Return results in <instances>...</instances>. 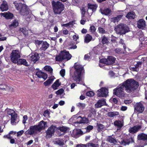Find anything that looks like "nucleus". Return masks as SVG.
<instances>
[{"instance_id":"nucleus-1","label":"nucleus","mask_w":147,"mask_h":147,"mask_svg":"<svg viewBox=\"0 0 147 147\" xmlns=\"http://www.w3.org/2000/svg\"><path fill=\"white\" fill-rule=\"evenodd\" d=\"M74 73L71 70L70 71V76L73 79L78 83H79L81 79V76L84 72V70L82 66L80 64H75L74 66Z\"/></svg>"},{"instance_id":"nucleus-2","label":"nucleus","mask_w":147,"mask_h":147,"mask_svg":"<svg viewBox=\"0 0 147 147\" xmlns=\"http://www.w3.org/2000/svg\"><path fill=\"white\" fill-rule=\"evenodd\" d=\"M121 85L125 88V90L127 92L130 93L136 89L138 85V83L134 79H130L127 80Z\"/></svg>"},{"instance_id":"nucleus-3","label":"nucleus","mask_w":147,"mask_h":147,"mask_svg":"<svg viewBox=\"0 0 147 147\" xmlns=\"http://www.w3.org/2000/svg\"><path fill=\"white\" fill-rule=\"evenodd\" d=\"M13 3L17 9L20 10V13L22 15H26L28 14V9L25 4L19 3L17 1H15Z\"/></svg>"},{"instance_id":"nucleus-4","label":"nucleus","mask_w":147,"mask_h":147,"mask_svg":"<svg viewBox=\"0 0 147 147\" xmlns=\"http://www.w3.org/2000/svg\"><path fill=\"white\" fill-rule=\"evenodd\" d=\"M52 4L54 13L56 14H60L64 9V5L60 2L53 1Z\"/></svg>"},{"instance_id":"nucleus-5","label":"nucleus","mask_w":147,"mask_h":147,"mask_svg":"<svg viewBox=\"0 0 147 147\" xmlns=\"http://www.w3.org/2000/svg\"><path fill=\"white\" fill-rule=\"evenodd\" d=\"M71 55L68 51L64 50L61 51L59 55L56 56L55 59L56 61H62L63 60L68 61L70 59Z\"/></svg>"},{"instance_id":"nucleus-6","label":"nucleus","mask_w":147,"mask_h":147,"mask_svg":"<svg viewBox=\"0 0 147 147\" xmlns=\"http://www.w3.org/2000/svg\"><path fill=\"white\" fill-rule=\"evenodd\" d=\"M115 30L117 34H125L129 30V28L126 25L121 24L115 28Z\"/></svg>"},{"instance_id":"nucleus-7","label":"nucleus","mask_w":147,"mask_h":147,"mask_svg":"<svg viewBox=\"0 0 147 147\" xmlns=\"http://www.w3.org/2000/svg\"><path fill=\"white\" fill-rule=\"evenodd\" d=\"M114 94L117 96L122 98L125 96L124 88L121 84L119 86L113 90Z\"/></svg>"},{"instance_id":"nucleus-8","label":"nucleus","mask_w":147,"mask_h":147,"mask_svg":"<svg viewBox=\"0 0 147 147\" xmlns=\"http://www.w3.org/2000/svg\"><path fill=\"white\" fill-rule=\"evenodd\" d=\"M11 61L13 63H16L20 57V53L17 50H13L10 55Z\"/></svg>"},{"instance_id":"nucleus-9","label":"nucleus","mask_w":147,"mask_h":147,"mask_svg":"<svg viewBox=\"0 0 147 147\" xmlns=\"http://www.w3.org/2000/svg\"><path fill=\"white\" fill-rule=\"evenodd\" d=\"M40 131L37 125H32L30 126L29 129L27 131L25 134L32 135L36 134L40 132Z\"/></svg>"},{"instance_id":"nucleus-10","label":"nucleus","mask_w":147,"mask_h":147,"mask_svg":"<svg viewBox=\"0 0 147 147\" xmlns=\"http://www.w3.org/2000/svg\"><path fill=\"white\" fill-rule=\"evenodd\" d=\"M138 140H142L144 142L142 144V146H136L135 147H143L147 144V134L144 133L140 134L138 135Z\"/></svg>"},{"instance_id":"nucleus-11","label":"nucleus","mask_w":147,"mask_h":147,"mask_svg":"<svg viewBox=\"0 0 147 147\" xmlns=\"http://www.w3.org/2000/svg\"><path fill=\"white\" fill-rule=\"evenodd\" d=\"M115 58L113 57L109 56L107 59L103 58L101 59L100 61L101 63L109 65L113 64L115 62Z\"/></svg>"},{"instance_id":"nucleus-12","label":"nucleus","mask_w":147,"mask_h":147,"mask_svg":"<svg viewBox=\"0 0 147 147\" xmlns=\"http://www.w3.org/2000/svg\"><path fill=\"white\" fill-rule=\"evenodd\" d=\"M108 93L107 89L105 88H102L98 90L97 92V95L98 97H106Z\"/></svg>"},{"instance_id":"nucleus-13","label":"nucleus","mask_w":147,"mask_h":147,"mask_svg":"<svg viewBox=\"0 0 147 147\" xmlns=\"http://www.w3.org/2000/svg\"><path fill=\"white\" fill-rule=\"evenodd\" d=\"M73 118L74 120H77L76 123H87L88 122V119L86 117L82 118L80 116H74Z\"/></svg>"},{"instance_id":"nucleus-14","label":"nucleus","mask_w":147,"mask_h":147,"mask_svg":"<svg viewBox=\"0 0 147 147\" xmlns=\"http://www.w3.org/2000/svg\"><path fill=\"white\" fill-rule=\"evenodd\" d=\"M56 127L54 126L51 125L49 127L46 131V136L47 137H51L54 133Z\"/></svg>"},{"instance_id":"nucleus-15","label":"nucleus","mask_w":147,"mask_h":147,"mask_svg":"<svg viewBox=\"0 0 147 147\" xmlns=\"http://www.w3.org/2000/svg\"><path fill=\"white\" fill-rule=\"evenodd\" d=\"M135 109L138 113H141L144 111V107L142 103H138L136 105Z\"/></svg>"},{"instance_id":"nucleus-16","label":"nucleus","mask_w":147,"mask_h":147,"mask_svg":"<svg viewBox=\"0 0 147 147\" xmlns=\"http://www.w3.org/2000/svg\"><path fill=\"white\" fill-rule=\"evenodd\" d=\"M146 26L145 21L143 19H140L137 22V26L139 28L144 29L145 28Z\"/></svg>"},{"instance_id":"nucleus-17","label":"nucleus","mask_w":147,"mask_h":147,"mask_svg":"<svg viewBox=\"0 0 147 147\" xmlns=\"http://www.w3.org/2000/svg\"><path fill=\"white\" fill-rule=\"evenodd\" d=\"M28 59L33 61H36L39 59L38 54L36 53H31L28 57Z\"/></svg>"},{"instance_id":"nucleus-18","label":"nucleus","mask_w":147,"mask_h":147,"mask_svg":"<svg viewBox=\"0 0 147 147\" xmlns=\"http://www.w3.org/2000/svg\"><path fill=\"white\" fill-rule=\"evenodd\" d=\"M107 105L105 99H102L99 100L97 101V103L95 104V107L97 108L101 107L104 105Z\"/></svg>"},{"instance_id":"nucleus-19","label":"nucleus","mask_w":147,"mask_h":147,"mask_svg":"<svg viewBox=\"0 0 147 147\" xmlns=\"http://www.w3.org/2000/svg\"><path fill=\"white\" fill-rule=\"evenodd\" d=\"M83 132L80 129H74L71 134L72 136L76 138L79 137L83 134Z\"/></svg>"},{"instance_id":"nucleus-20","label":"nucleus","mask_w":147,"mask_h":147,"mask_svg":"<svg viewBox=\"0 0 147 147\" xmlns=\"http://www.w3.org/2000/svg\"><path fill=\"white\" fill-rule=\"evenodd\" d=\"M19 117L17 116V113L14 114L11 117V124L13 125H15L19 121Z\"/></svg>"},{"instance_id":"nucleus-21","label":"nucleus","mask_w":147,"mask_h":147,"mask_svg":"<svg viewBox=\"0 0 147 147\" xmlns=\"http://www.w3.org/2000/svg\"><path fill=\"white\" fill-rule=\"evenodd\" d=\"M134 142L133 138H131L128 139H124L123 140H121L119 142L121 145L125 146L127 145H129L130 143H132Z\"/></svg>"},{"instance_id":"nucleus-22","label":"nucleus","mask_w":147,"mask_h":147,"mask_svg":"<svg viewBox=\"0 0 147 147\" xmlns=\"http://www.w3.org/2000/svg\"><path fill=\"white\" fill-rule=\"evenodd\" d=\"M40 131L45 129L46 127H47V122L42 120L40 121L38 125H37Z\"/></svg>"},{"instance_id":"nucleus-23","label":"nucleus","mask_w":147,"mask_h":147,"mask_svg":"<svg viewBox=\"0 0 147 147\" xmlns=\"http://www.w3.org/2000/svg\"><path fill=\"white\" fill-rule=\"evenodd\" d=\"M36 75L38 78H42L44 80H46L47 77V76L46 74L41 71H37L36 73Z\"/></svg>"},{"instance_id":"nucleus-24","label":"nucleus","mask_w":147,"mask_h":147,"mask_svg":"<svg viewBox=\"0 0 147 147\" xmlns=\"http://www.w3.org/2000/svg\"><path fill=\"white\" fill-rule=\"evenodd\" d=\"M141 128L140 125L135 126L134 127L129 128V131L131 133H134L136 132Z\"/></svg>"},{"instance_id":"nucleus-25","label":"nucleus","mask_w":147,"mask_h":147,"mask_svg":"<svg viewBox=\"0 0 147 147\" xmlns=\"http://www.w3.org/2000/svg\"><path fill=\"white\" fill-rule=\"evenodd\" d=\"M97 7V6L96 5L89 3L88 5V13H89V11L90 10H91L92 12H90V13H92L93 11L96 10Z\"/></svg>"},{"instance_id":"nucleus-26","label":"nucleus","mask_w":147,"mask_h":147,"mask_svg":"<svg viewBox=\"0 0 147 147\" xmlns=\"http://www.w3.org/2000/svg\"><path fill=\"white\" fill-rule=\"evenodd\" d=\"M100 11L102 14L105 15H110L111 14V11L108 8H106L104 9H103L101 8L100 10Z\"/></svg>"},{"instance_id":"nucleus-27","label":"nucleus","mask_w":147,"mask_h":147,"mask_svg":"<svg viewBox=\"0 0 147 147\" xmlns=\"http://www.w3.org/2000/svg\"><path fill=\"white\" fill-rule=\"evenodd\" d=\"M114 124L115 126L120 129L123 125V120L116 121L114 122Z\"/></svg>"},{"instance_id":"nucleus-28","label":"nucleus","mask_w":147,"mask_h":147,"mask_svg":"<svg viewBox=\"0 0 147 147\" xmlns=\"http://www.w3.org/2000/svg\"><path fill=\"white\" fill-rule=\"evenodd\" d=\"M49 46V44L47 42L43 41L40 49L41 50L45 51L48 48Z\"/></svg>"},{"instance_id":"nucleus-29","label":"nucleus","mask_w":147,"mask_h":147,"mask_svg":"<svg viewBox=\"0 0 147 147\" xmlns=\"http://www.w3.org/2000/svg\"><path fill=\"white\" fill-rule=\"evenodd\" d=\"M54 79V77H51L45 82L44 83V85L47 86L50 85L53 82Z\"/></svg>"},{"instance_id":"nucleus-30","label":"nucleus","mask_w":147,"mask_h":147,"mask_svg":"<svg viewBox=\"0 0 147 147\" xmlns=\"http://www.w3.org/2000/svg\"><path fill=\"white\" fill-rule=\"evenodd\" d=\"M16 63L18 64L23 65L26 66H28L27 62L26 59H19L18 61V62Z\"/></svg>"},{"instance_id":"nucleus-31","label":"nucleus","mask_w":147,"mask_h":147,"mask_svg":"<svg viewBox=\"0 0 147 147\" xmlns=\"http://www.w3.org/2000/svg\"><path fill=\"white\" fill-rule=\"evenodd\" d=\"M61 85L59 80H57L51 86V87L54 90L57 89Z\"/></svg>"},{"instance_id":"nucleus-32","label":"nucleus","mask_w":147,"mask_h":147,"mask_svg":"<svg viewBox=\"0 0 147 147\" xmlns=\"http://www.w3.org/2000/svg\"><path fill=\"white\" fill-rule=\"evenodd\" d=\"M1 16H3L7 19L12 18L13 17V14L9 12H5L3 13H1Z\"/></svg>"},{"instance_id":"nucleus-33","label":"nucleus","mask_w":147,"mask_h":147,"mask_svg":"<svg viewBox=\"0 0 147 147\" xmlns=\"http://www.w3.org/2000/svg\"><path fill=\"white\" fill-rule=\"evenodd\" d=\"M54 144L60 146H63L64 144L63 140L62 139H56L54 140Z\"/></svg>"},{"instance_id":"nucleus-34","label":"nucleus","mask_w":147,"mask_h":147,"mask_svg":"<svg viewBox=\"0 0 147 147\" xmlns=\"http://www.w3.org/2000/svg\"><path fill=\"white\" fill-rule=\"evenodd\" d=\"M123 16L122 15H119L117 17L113 18L111 19V22L115 23V22H117L119 20L122 18Z\"/></svg>"},{"instance_id":"nucleus-35","label":"nucleus","mask_w":147,"mask_h":147,"mask_svg":"<svg viewBox=\"0 0 147 147\" xmlns=\"http://www.w3.org/2000/svg\"><path fill=\"white\" fill-rule=\"evenodd\" d=\"M135 14L133 12H129L127 13L126 17L129 19H134L135 18Z\"/></svg>"},{"instance_id":"nucleus-36","label":"nucleus","mask_w":147,"mask_h":147,"mask_svg":"<svg viewBox=\"0 0 147 147\" xmlns=\"http://www.w3.org/2000/svg\"><path fill=\"white\" fill-rule=\"evenodd\" d=\"M5 111L8 115H10L11 117L14 114L16 113L13 110L10 109H7L5 110Z\"/></svg>"},{"instance_id":"nucleus-37","label":"nucleus","mask_w":147,"mask_h":147,"mask_svg":"<svg viewBox=\"0 0 147 147\" xmlns=\"http://www.w3.org/2000/svg\"><path fill=\"white\" fill-rule=\"evenodd\" d=\"M119 113V112L117 111L110 112L107 113V115L110 117H112L118 115Z\"/></svg>"},{"instance_id":"nucleus-38","label":"nucleus","mask_w":147,"mask_h":147,"mask_svg":"<svg viewBox=\"0 0 147 147\" xmlns=\"http://www.w3.org/2000/svg\"><path fill=\"white\" fill-rule=\"evenodd\" d=\"M98 130L99 131H102L105 129L104 126L102 124L97 123Z\"/></svg>"},{"instance_id":"nucleus-39","label":"nucleus","mask_w":147,"mask_h":147,"mask_svg":"<svg viewBox=\"0 0 147 147\" xmlns=\"http://www.w3.org/2000/svg\"><path fill=\"white\" fill-rule=\"evenodd\" d=\"M107 139L109 142L113 144H116L117 142L116 140L111 136H109Z\"/></svg>"},{"instance_id":"nucleus-40","label":"nucleus","mask_w":147,"mask_h":147,"mask_svg":"<svg viewBox=\"0 0 147 147\" xmlns=\"http://www.w3.org/2000/svg\"><path fill=\"white\" fill-rule=\"evenodd\" d=\"M92 39V37L89 34H87L85 36L84 41L86 43L90 42Z\"/></svg>"},{"instance_id":"nucleus-41","label":"nucleus","mask_w":147,"mask_h":147,"mask_svg":"<svg viewBox=\"0 0 147 147\" xmlns=\"http://www.w3.org/2000/svg\"><path fill=\"white\" fill-rule=\"evenodd\" d=\"M44 69L46 71L49 72L50 74H51L52 73L53 69L51 67L49 66H45L44 67Z\"/></svg>"},{"instance_id":"nucleus-42","label":"nucleus","mask_w":147,"mask_h":147,"mask_svg":"<svg viewBox=\"0 0 147 147\" xmlns=\"http://www.w3.org/2000/svg\"><path fill=\"white\" fill-rule=\"evenodd\" d=\"M76 106L78 107L81 109H83L86 106V105L84 103L78 102L76 104Z\"/></svg>"},{"instance_id":"nucleus-43","label":"nucleus","mask_w":147,"mask_h":147,"mask_svg":"<svg viewBox=\"0 0 147 147\" xmlns=\"http://www.w3.org/2000/svg\"><path fill=\"white\" fill-rule=\"evenodd\" d=\"M58 129L61 132L65 133L67 132V128L65 127L62 126L59 127Z\"/></svg>"},{"instance_id":"nucleus-44","label":"nucleus","mask_w":147,"mask_h":147,"mask_svg":"<svg viewBox=\"0 0 147 147\" xmlns=\"http://www.w3.org/2000/svg\"><path fill=\"white\" fill-rule=\"evenodd\" d=\"M20 31L22 32L24 35H26L28 34V30L25 28H20Z\"/></svg>"},{"instance_id":"nucleus-45","label":"nucleus","mask_w":147,"mask_h":147,"mask_svg":"<svg viewBox=\"0 0 147 147\" xmlns=\"http://www.w3.org/2000/svg\"><path fill=\"white\" fill-rule=\"evenodd\" d=\"M18 25V23L17 21L15 20H14L13 23L10 25L11 26H13L14 27H16Z\"/></svg>"},{"instance_id":"nucleus-46","label":"nucleus","mask_w":147,"mask_h":147,"mask_svg":"<svg viewBox=\"0 0 147 147\" xmlns=\"http://www.w3.org/2000/svg\"><path fill=\"white\" fill-rule=\"evenodd\" d=\"M64 90L63 89L61 88L56 92V93L57 95H61L63 92Z\"/></svg>"},{"instance_id":"nucleus-47","label":"nucleus","mask_w":147,"mask_h":147,"mask_svg":"<svg viewBox=\"0 0 147 147\" xmlns=\"http://www.w3.org/2000/svg\"><path fill=\"white\" fill-rule=\"evenodd\" d=\"M69 45L70 46L69 47L70 49H75L77 48V46L76 45H74V44L72 42H71L70 43Z\"/></svg>"},{"instance_id":"nucleus-48","label":"nucleus","mask_w":147,"mask_h":147,"mask_svg":"<svg viewBox=\"0 0 147 147\" xmlns=\"http://www.w3.org/2000/svg\"><path fill=\"white\" fill-rule=\"evenodd\" d=\"M94 93L92 91H89L86 92V95L87 96H92L94 95Z\"/></svg>"},{"instance_id":"nucleus-49","label":"nucleus","mask_w":147,"mask_h":147,"mask_svg":"<svg viewBox=\"0 0 147 147\" xmlns=\"http://www.w3.org/2000/svg\"><path fill=\"white\" fill-rule=\"evenodd\" d=\"M88 147H99V145L98 144H95L92 143H89L88 144Z\"/></svg>"},{"instance_id":"nucleus-50","label":"nucleus","mask_w":147,"mask_h":147,"mask_svg":"<svg viewBox=\"0 0 147 147\" xmlns=\"http://www.w3.org/2000/svg\"><path fill=\"white\" fill-rule=\"evenodd\" d=\"M102 43L103 44H105L107 43L108 42V40L107 38V37H103V38L102 39Z\"/></svg>"},{"instance_id":"nucleus-51","label":"nucleus","mask_w":147,"mask_h":147,"mask_svg":"<svg viewBox=\"0 0 147 147\" xmlns=\"http://www.w3.org/2000/svg\"><path fill=\"white\" fill-rule=\"evenodd\" d=\"M43 42V41H40V40H35V43L36 44V45H39V46L40 45H41Z\"/></svg>"},{"instance_id":"nucleus-52","label":"nucleus","mask_w":147,"mask_h":147,"mask_svg":"<svg viewBox=\"0 0 147 147\" xmlns=\"http://www.w3.org/2000/svg\"><path fill=\"white\" fill-rule=\"evenodd\" d=\"M99 32L101 34L105 33V32L104 29L102 28L99 27L98 28Z\"/></svg>"},{"instance_id":"nucleus-53","label":"nucleus","mask_w":147,"mask_h":147,"mask_svg":"<svg viewBox=\"0 0 147 147\" xmlns=\"http://www.w3.org/2000/svg\"><path fill=\"white\" fill-rule=\"evenodd\" d=\"M96 29L95 27L94 26H92L90 27V31L92 33H94Z\"/></svg>"},{"instance_id":"nucleus-54","label":"nucleus","mask_w":147,"mask_h":147,"mask_svg":"<svg viewBox=\"0 0 147 147\" xmlns=\"http://www.w3.org/2000/svg\"><path fill=\"white\" fill-rule=\"evenodd\" d=\"M80 1V0H72L73 4L75 5H76Z\"/></svg>"},{"instance_id":"nucleus-55","label":"nucleus","mask_w":147,"mask_h":147,"mask_svg":"<svg viewBox=\"0 0 147 147\" xmlns=\"http://www.w3.org/2000/svg\"><path fill=\"white\" fill-rule=\"evenodd\" d=\"M65 70L64 69H62L60 71V74L62 77H63L65 75Z\"/></svg>"},{"instance_id":"nucleus-56","label":"nucleus","mask_w":147,"mask_h":147,"mask_svg":"<svg viewBox=\"0 0 147 147\" xmlns=\"http://www.w3.org/2000/svg\"><path fill=\"white\" fill-rule=\"evenodd\" d=\"M24 132L23 130H22L18 132L17 134V136L19 137L21 136L24 133Z\"/></svg>"},{"instance_id":"nucleus-57","label":"nucleus","mask_w":147,"mask_h":147,"mask_svg":"<svg viewBox=\"0 0 147 147\" xmlns=\"http://www.w3.org/2000/svg\"><path fill=\"white\" fill-rule=\"evenodd\" d=\"M28 119L27 116V115H24V116L23 118L22 122L23 123H25L26 122V121Z\"/></svg>"},{"instance_id":"nucleus-58","label":"nucleus","mask_w":147,"mask_h":147,"mask_svg":"<svg viewBox=\"0 0 147 147\" xmlns=\"http://www.w3.org/2000/svg\"><path fill=\"white\" fill-rule=\"evenodd\" d=\"M80 9L81 10V13L82 15H83L84 16V14L85 13V10L86 9L85 7H82L81 9Z\"/></svg>"},{"instance_id":"nucleus-59","label":"nucleus","mask_w":147,"mask_h":147,"mask_svg":"<svg viewBox=\"0 0 147 147\" xmlns=\"http://www.w3.org/2000/svg\"><path fill=\"white\" fill-rule=\"evenodd\" d=\"M132 102V101L131 100H125L124 101V103H125L126 105L129 104L131 103Z\"/></svg>"},{"instance_id":"nucleus-60","label":"nucleus","mask_w":147,"mask_h":147,"mask_svg":"<svg viewBox=\"0 0 147 147\" xmlns=\"http://www.w3.org/2000/svg\"><path fill=\"white\" fill-rule=\"evenodd\" d=\"M127 107L126 106H122L120 108V110L121 111H124L127 110Z\"/></svg>"},{"instance_id":"nucleus-61","label":"nucleus","mask_w":147,"mask_h":147,"mask_svg":"<svg viewBox=\"0 0 147 147\" xmlns=\"http://www.w3.org/2000/svg\"><path fill=\"white\" fill-rule=\"evenodd\" d=\"M131 69L134 71H137L138 70V68L136 66L135 67H131Z\"/></svg>"},{"instance_id":"nucleus-62","label":"nucleus","mask_w":147,"mask_h":147,"mask_svg":"<svg viewBox=\"0 0 147 147\" xmlns=\"http://www.w3.org/2000/svg\"><path fill=\"white\" fill-rule=\"evenodd\" d=\"M115 51L117 53H120L122 52L121 50L120 49L117 48L115 49Z\"/></svg>"},{"instance_id":"nucleus-63","label":"nucleus","mask_w":147,"mask_h":147,"mask_svg":"<svg viewBox=\"0 0 147 147\" xmlns=\"http://www.w3.org/2000/svg\"><path fill=\"white\" fill-rule=\"evenodd\" d=\"M84 59L85 60L88 61L90 60V58L88 55H86L84 56Z\"/></svg>"},{"instance_id":"nucleus-64","label":"nucleus","mask_w":147,"mask_h":147,"mask_svg":"<svg viewBox=\"0 0 147 147\" xmlns=\"http://www.w3.org/2000/svg\"><path fill=\"white\" fill-rule=\"evenodd\" d=\"M74 21H71V22H70L69 23H68V24L69 27H72L74 24Z\"/></svg>"}]
</instances>
